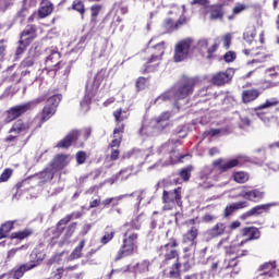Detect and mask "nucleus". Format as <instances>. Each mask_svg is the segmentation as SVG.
I'll return each mask as SVG.
<instances>
[{
	"mask_svg": "<svg viewBox=\"0 0 279 279\" xmlns=\"http://www.w3.org/2000/svg\"><path fill=\"white\" fill-rule=\"evenodd\" d=\"M195 86V80L193 78H182L177 84H174L170 89L166 90L159 97L154 100V104H162L165 101H170L175 108H180V101L186 99L189 95L193 94V88Z\"/></svg>",
	"mask_w": 279,
	"mask_h": 279,
	"instance_id": "obj_1",
	"label": "nucleus"
},
{
	"mask_svg": "<svg viewBox=\"0 0 279 279\" xmlns=\"http://www.w3.org/2000/svg\"><path fill=\"white\" fill-rule=\"evenodd\" d=\"M208 49V38H201L195 44V40L191 37L180 40L174 47V62H183L189 58V53L198 51L199 53Z\"/></svg>",
	"mask_w": 279,
	"mask_h": 279,
	"instance_id": "obj_2",
	"label": "nucleus"
},
{
	"mask_svg": "<svg viewBox=\"0 0 279 279\" xmlns=\"http://www.w3.org/2000/svg\"><path fill=\"white\" fill-rule=\"evenodd\" d=\"M248 160L247 157L240 156L236 159L225 160L222 158L213 161L211 166H206L201 171V180H209V178H217V175L221 173H226V171L230 169H234V167H239L241 165V159Z\"/></svg>",
	"mask_w": 279,
	"mask_h": 279,
	"instance_id": "obj_3",
	"label": "nucleus"
},
{
	"mask_svg": "<svg viewBox=\"0 0 279 279\" xmlns=\"http://www.w3.org/2000/svg\"><path fill=\"white\" fill-rule=\"evenodd\" d=\"M45 99H47V96H40L28 102L11 107L9 110L5 111L7 117L4 119V122L12 123V121H16L19 117H23L25 112H28V110H34V108H36L38 104H43Z\"/></svg>",
	"mask_w": 279,
	"mask_h": 279,
	"instance_id": "obj_4",
	"label": "nucleus"
},
{
	"mask_svg": "<svg viewBox=\"0 0 279 279\" xmlns=\"http://www.w3.org/2000/svg\"><path fill=\"white\" fill-rule=\"evenodd\" d=\"M136 250H138V233L128 230L124 233L121 250H119L116 255V263L121 260V258L132 256L136 252Z\"/></svg>",
	"mask_w": 279,
	"mask_h": 279,
	"instance_id": "obj_5",
	"label": "nucleus"
},
{
	"mask_svg": "<svg viewBox=\"0 0 279 279\" xmlns=\"http://www.w3.org/2000/svg\"><path fill=\"white\" fill-rule=\"evenodd\" d=\"M106 77H108V70L101 69L95 75L94 82L86 84L85 96L81 100V108H86L90 104L93 97H95V93H97V88L101 86V83Z\"/></svg>",
	"mask_w": 279,
	"mask_h": 279,
	"instance_id": "obj_6",
	"label": "nucleus"
},
{
	"mask_svg": "<svg viewBox=\"0 0 279 279\" xmlns=\"http://www.w3.org/2000/svg\"><path fill=\"white\" fill-rule=\"evenodd\" d=\"M175 142L169 141L166 144H163L159 149L158 154H167L170 158V161L162 162V160H159L158 162L154 163L153 166L148 167V171H151L153 169H160V167H166V165H173V162H178V160H182V155L175 150Z\"/></svg>",
	"mask_w": 279,
	"mask_h": 279,
	"instance_id": "obj_7",
	"label": "nucleus"
},
{
	"mask_svg": "<svg viewBox=\"0 0 279 279\" xmlns=\"http://www.w3.org/2000/svg\"><path fill=\"white\" fill-rule=\"evenodd\" d=\"M162 210H173L174 206L182 208V187L171 191L165 190L162 193Z\"/></svg>",
	"mask_w": 279,
	"mask_h": 279,
	"instance_id": "obj_8",
	"label": "nucleus"
},
{
	"mask_svg": "<svg viewBox=\"0 0 279 279\" xmlns=\"http://www.w3.org/2000/svg\"><path fill=\"white\" fill-rule=\"evenodd\" d=\"M178 246V240L170 239V241L162 245L159 250V256L161 258V265L165 267V265H169L171 260H178L179 254L178 250L175 247Z\"/></svg>",
	"mask_w": 279,
	"mask_h": 279,
	"instance_id": "obj_9",
	"label": "nucleus"
},
{
	"mask_svg": "<svg viewBox=\"0 0 279 279\" xmlns=\"http://www.w3.org/2000/svg\"><path fill=\"white\" fill-rule=\"evenodd\" d=\"M90 129L86 128L83 130H73L70 132L63 140H61L58 144L57 147L61 149H66L75 143V141H80L82 138L83 141H88V137L90 136Z\"/></svg>",
	"mask_w": 279,
	"mask_h": 279,
	"instance_id": "obj_10",
	"label": "nucleus"
},
{
	"mask_svg": "<svg viewBox=\"0 0 279 279\" xmlns=\"http://www.w3.org/2000/svg\"><path fill=\"white\" fill-rule=\"evenodd\" d=\"M62 101V95H53L48 97L47 105L44 107L41 113H40V122L45 123L46 121H49L51 117L56 114V110L58 106H60V102Z\"/></svg>",
	"mask_w": 279,
	"mask_h": 279,
	"instance_id": "obj_11",
	"label": "nucleus"
},
{
	"mask_svg": "<svg viewBox=\"0 0 279 279\" xmlns=\"http://www.w3.org/2000/svg\"><path fill=\"white\" fill-rule=\"evenodd\" d=\"M35 267H38V262L32 260L26 264H22L19 268L15 270H12L8 274H2L0 276V279L8 278V279H21L22 276H25V271H32V269H35Z\"/></svg>",
	"mask_w": 279,
	"mask_h": 279,
	"instance_id": "obj_12",
	"label": "nucleus"
},
{
	"mask_svg": "<svg viewBox=\"0 0 279 279\" xmlns=\"http://www.w3.org/2000/svg\"><path fill=\"white\" fill-rule=\"evenodd\" d=\"M46 53L48 56L46 57V66L48 71H59L60 69V52L58 51V48H48L46 50Z\"/></svg>",
	"mask_w": 279,
	"mask_h": 279,
	"instance_id": "obj_13",
	"label": "nucleus"
},
{
	"mask_svg": "<svg viewBox=\"0 0 279 279\" xmlns=\"http://www.w3.org/2000/svg\"><path fill=\"white\" fill-rule=\"evenodd\" d=\"M278 104H279L278 98H270V99L266 100L265 104L255 108V113H254L255 117H257V119H260V121H263V123H265V125H269V123L271 122V118H269V116H267V113H265L260 110H265V108H271L274 106H278Z\"/></svg>",
	"mask_w": 279,
	"mask_h": 279,
	"instance_id": "obj_14",
	"label": "nucleus"
},
{
	"mask_svg": "<svg viewBox=\"0 0 279 279\" xmlns=\"http://www.w3.org/2000/svg\"><path fill=\"white\" fill-rule=\"evenodd\" d=\"M232 77H234V69L229 68L225 72L214 74L211 77V84H214V86H223L231 82Z\"/></svg>",
	"mask_w": 279,
	"mask_h": 279,
	"instance_id": "obj_15",
	"label": "nucleus"
},
{
	"mask_svg": "<svg viewBox=\"0 0 279 279\" xmlns=\"http://www.w3.org/2000/svg\"><path fill=\"white\" fill-rule=\"evenodd\" d=\"M145 192H133L131 194H122L116 197H109L106 198L101 202L102 206H105V208H108V206H110V204H112V202H121L122 199H125V197H136L137 198V204L135 205L136 208H138V206H141V202H143V194Z\"/></svg>",
	"mask_w": 279,
	"mask_h": 279,
	"instance_id": "obj_16",
	"label": "nucleus"
},
{
	"mask_svg": "<svg viewBox=\"0 0 279 279\" xmlns=\"http://www.w3.org/2000/svg\"><path fill=\"white\" fill-rule=\"evenodd\" d=\"M274 206H276V203L257 205V206L253 207L252 209H250L248 211L244 213L241 216V219L245 220V219H250V217H259V215H263V213H269V209Z\"/></svg>",
	"mask_w": 279,
	"mask_h": 279,
	"instance_id": "obj_17",
	"label": "nucleus"
},
{
	"mask_svg": "<svg viewBox=\"0 0 279 279\" xmlns=\"http://www.w3.org/2000/svg\"><path fill=\"white\" fill-rule=\"evenodd\" d=\"M71 162V155H57L52 161L49 163V166L54 171H60L64 169Z\"/></svg>",
	"mask_w": 279,
	"mask_h": 279,
	"instance_id": "obj_18",
	"label": "nucleus"
},
{
	"mask_svg": "<svg viewBox=\"0 0 279 279\" xmlns=\"http://www.w3.org/2000/svg\"><path fill=\"white\" fill-rule=\"evenodd\" d=\"M53 12V5L49 2L43 3L38 10V14L33 12V14L28 17V23H33L34 19L38 16V19H47L49 14Z\"/></svg>",
	"mask_w": 279,
	"mask_h": 279,
	"instance_id": "obj_19",
	"label": "nucleus"
},
{
	"mask_svg": "<svg viewBox=\"0 0 279 279\" xmlns=\"http://www.w3.org/2000/svg\"><path fill=\"white\" fill-rule=\"evenodd\" d=\"M133 171H134L133 166L124 168V169L120 170V172H118L116 175L108 179V182L110 184H114L117 182H125V180L130 179V175H132Z\"/></svg>",
	"mask_w": 279,
	"mask_h": 279,
	"instance_id": "obj_20",
	"label": "nucleus"
},
{
	"mask_svg": "<svg viewBox=\"0 0 279 279\" xmlns=\"http://www.w3.org/2000/svg\"><path fill=\"white\" fill-rule=\"evenodd\" d=\"M226 233V223L218 222L211 229L207 230L205 235L207 239H217Z\"/></svg>",
	"mask_w": 279,
	"mask_h": 279,
	"instance_id": "obj_21",
	"label": "nucleus"
},
{
	"mask_svg": "<svg viewBox=\"0 0 279 279\" xmlns=\"http://www.w3.org/2000/svg\"><path fill=\"white\" fill-rule=\"evenodd\" d=\"M149 156H151V148L145 150L133 149L130 155V158L132 160H137L140 165H143V162H145V160H147Z\"/></svg>",
	"mask_w": 279,
	"mask_h": 279,
	"instance_id": "obj_22",
	"label": "nucleus"
},
{
	"mask_svg": "<svg viewBox=\"0 0 279 279\" xmlns=\"http://www.w3.org/2000/svg\"><path fill=\"white\" fill-rule=\"evenodd\" d=\"M158 132H160V129H158L154 120L150 124L143 122L142 128L140 129L141 136H156Z\"/></svg>",
	"mask_w": 279,
	"mask_h": 279,
	"instance_id": "obj_23",
	"label": "nucleus"
},
{
	"mask_svg": "<svg viewBox=\"0 0 279 279\" xmlns=\"http://www.w3.org/2000/svg\"><path fill=\"white\" fill-rule=\"evenodd\" d=\"M162 56H165V41H161L153 47V53L149 58V62H160L162 60Z\"/></svg>",
	"mask_w": 279,
	"mask_h": 279,
	"instance_id": "obj_24",
	"label": "nucleus"
},
{
	"mask_svg": "<svg viewBox=\"0 0 279 279\" xmlns=\"http://www.w3.org/2000/svg\"><path fill=\"white\" fill-rule=\"evenodd\" d=\"M34 38H36V25H27L22 32L20 40H22V43L32 44Z\"/></svg>",
	"mask_w": 279,
	"mask_h": 279,
	"instance_id": "obj_25",
	"label": "nucleus"
},
{
	"mask_svg": "<svg viewBox=\"0 0 279 279\" xmlns=\"http://www.w3.org/2000/svg\"><path fill=\"white\" fill-rule=\"evenodd\" d=\"M191 258L193 257H183V260L180 258L177 259L178 262L172 265L173 270L170 271V275L173 276V274H178L180 271V267H183V271H189V269H191Z\"/></svg>",
	"mask_w": 279,
	"mask_h": 279,
	"instance_id": "obj_26",
	"label": "nucleus"
},
{
	"mask_svg": "<svg viewBox=\"0 0 279 279\" xmlns=\"http://www.w3.org/2000/svg\"><path fill=\"white\" fill-rule=\"evenodd\" d=\"M247 206H250V203H247L246 201H241V202H238V203H232L231 205H228L225 208V217L228 218L233 213H235V210H241L243 208H247Z\"/></svg>",
	"mask_w": 279,
	"mask_h": 279,
	"instance_id": "obj_27",
	"label": "nucleus"
},
{
	"mask_svg": "<svg viewBox=\"0 0 279 279\" xmlns=\"http://www.w3.org/2000/svg\"><path fill=\"white\" fill-rule=\"evenodd\" d=\"M199 234L197 227H192L184 235L182 243L183 245H196L195 239Z\"/></svg>",
	"mask_w": 279,
	"mask_h": 279,
	"instance_id": "obj_28",
	"label": "nucleus"
},
{
	"mask_svg": "<svg viewBox=\"0 0 279 279\" xmlns=\"http://www.w3.org/2000/svg\"><path fill=\"white\" fill-rule=\"evenodd\" d=\"M260 97V90L258 89H246L242 92V101L243 104H250L256 101Z\"/></svg>",
	"mask_w": 279,
	"mask_h": 279,
	"instance_id": "obj_29",
	"label": "nucleus"
},
{
	"mask_svg": "<svg viewBox=\"0 0 279 279\" xmlns=\"http://www.w3.org/2000/svg\"><path fill=\"white\" fill-rule=\"evenodd\" d=\"M171 118V113L169 111H166L161 113L159 117L155 118L153 122H155L156 126L160 132L167 128V122Z\"/></svg>",
	"mask_w": 279,
	"mask_h": 279,
	"instance_id": "obj_30",
	"label": "nucleus"
},
{
	"mask_svg": "<svg viewBox=\"0 0 279 279\" xmlns=\"http://www.w3.org/2000/svg\"><path fill=\"white\" fill-rule=\"evenodd\" d=\"M110 57V50L108 49V45L102 44L99 47H96L94 50V58L98 60H106Z\"/></svg>",
	"mask_w": 279,
	"mask_h": 279,
	"instance_id": "obj_31",
	"label": "nucleus"
},
{
	"mask_svg": "<svg viewBox=\"0 0 279 279\" xmlns=\"http://www.w3.org/2000/svg\"><path fill=\"white\" fill-rule=\"evenodd\" d=\"M29 130V124L23 122V120H17L13 123L12 128L9 130V134H21V132H27Z\"/></svg>",
	"mask_w": 279,
	"mask_h": 279,
	"instance_id": "obj_32",
	"label": "nucleus"
},
{
	"mask_svg": "<svg viewBox=\"0 0 279 279\" xmlns=\"http://www.w3.org/2000/svg\"><path fill=\"white\" fill-rule=\"evenodd\" d=\"M269 269H276V262H268L259 266V271H265L263 274H259V276L256 279H266L271 278V272H269Z\"/></svg>",
	"mask_w": 279,
	"mask_h": 279,
	"instance_id": "obj_33",
	"label": "nucleus"
},
{
	"mask_svg": "<svg viewBox=\"0 0 279 279\" xmlns=\"http://www.w3.org/2000/svg\"><path fill=\"white\" fill-rule=\"evenodd\" d=\"M31 8L32 7L27 4V0H24L22 9L15 15V21H17L20 24H23L25 19H27V15L29 14Z\"/></svg>",
	"mask_w": 279,
	"mask_h": 279,
	"instance_id": "obj_34",
	"label": "nucleus"
},
{
	"mask_svg": "<svg viewBox=\"0 0 279 279\" xmlns=\"http://www.w3.org/2000/svg\"><path fill=\"white\" fill-rule=\"evenodd\" d=\"M53 175H56V171L50 165L38 173V178L41 182H51V180H53Z\"/></svg>",
	"mask_w": 279,
	"mask_h": 279,
	"instance_id": "obj_35",
	"label": "nucleus"
},
{
	"mask_svg": "<svg viewBox=\"0 0 279 279\" xmlns=\"http://www.w3.org/2000/svg\"><path fill=\"white\" fill-rule=\"evenodd\" d=\"M210 19L211 21H217V19H223V5L221 4L211 5Z\"/></svg>",
	"mask_w": 279,
	"mask_h": 279,
	"instance_id": "obj_36",
	"label": "nucleus"
},
{
	"mask_svg": "<svg viewBox=\"0 0 279 279\" xmlns=\"http://www.w3.org/2000/svg\"><path fill=\"white\" fill-rule=\"evenodd\" d=\"M14 228V221H7L0 227V241L1 239H7L11 230Z\"/></svg>",
	"mask_w": 279,
	"mask_h": 279,
	"instance_id": "obj_37",
	"label": "nucleus"
},
{
	"mask_svg": "<svg viewBox=\"0 0 279 279\" xmlns=\"http://www.w3.org/2000/svg\"><path fill=\"white\" fill-rule=\"evenodd\" d=\"M265 197V192L260 190H251L248 191L247 201L248 202H260Z\"/></svg>",
	"mask_w": 279,
	"mask_h": 279,
	"instance_id": "obj_38",
	"label": "nucleus"
},
{
	"mask_svg": "<svg viewBox=\"0 0 279 279\" xmlns=\"http://www.w3.org/2000/svg\"><path fill=\"white\" fill-rule=\"evenodd\" d=\"M254 38H256V28H251L244 32L243 40H245L247 45H256V40H254Z\"/></svg>",
	"mask_w": 279,
	"mask_h": 279,
	"instance_id": "obj_39",
	"label": "nucleus"
},
{
	"mask_svg": "<svg viewBox=\"0 0 279 279\" xmlns=\"http://www.w3.org/2000/svg\"><path fill=\"white\" fill-rule=\"evenodd\" d=\"M162 27H163L166 34H171V33L178 31V28H175V22H173V19H171V17L166 19L163 21Z\"/></svg>",
	"mask_w": 279,
	"mask_h": 279,
	"instance_id": "obj_40",
	"label": "nucleus"
},
{
	"mask_svg": "<svg viewBox=\"0 0 279 279\" xmlns=\"http://www.w3.org/2000/svg\"><path fill=\"white\" fill-rule=\"evenodd\" d=\"M233 180L234 182H238V184H245L247 180H250V174L244 171H239L233 173Z\"/></svg>",
	"mask_w": 279,
	"mask_h": 279,
	"instance_id": "obj_41",
	"label": "nucleus"
},
{
	"mask_svg": "<svg viewBox=\"0 0 279 279\" xmlns=\"http://www.w3.org/2000/svg\"><path fill=\"white\" fill-rule=\"evenodd\" d=\"M84 245H86V241L83 240L70 254V260H76V258H80V256H82V250H84Z\"/></svg>",
	"mask_w": 279,
	"mask_h": 279,
	"instance_id": "obj_42",
	"label": "nucleus"
},
{
	"mask_svg": "<svg viewBox=\"0 0 279 279\" xmlns=\"http://www.w3.org/2000/svg\"><path fill=\"white\" fill-rule=\"evenodd\" d=\"M72 10L78 12L82 19H84V14H86V8L84 7V2L82 0H74L72 3Z\"/></svg>",
	"mask_w": 279,
	"mask_h": 279,
	"instance_id": "obj_43",
	"label": "nucleus"
},
{
	"mask_svg": "<svg viewBox=\"0 0 279 279\" xmlns=\"http://www.w3.org/2000/svg\"><path fill=\"white\" fill-rule=\"evenodd\" d=\"M193 166H187L180 170L179 175L183 182H189L191 180V173L193 172Z\"/></svg>",
	"mask_w": 279,
	"mask_h": 279,
	"instance_id": "obj_44",
	"label": "nucleus"
},
{
	"mask_svg": "<svg viewBox=\"0 0 279 279\" xmlns=\"http://www.w3.org/2000/svg\"><path fill=\"white\" fill-rule=\"evenodd\" d=\"M143 223V215L137 216L129 223H125L124 226L128 228H131L132 230H140L141 226Z\"/></svg>",
	"mask_w": 279,
	"mask_h": 279,
	"instance_id": "obj_45",
	"label": "nucleus"
},
{
	"mask_svg": "<svg viewBox=\"0 0 279 279\" xmlns=\"http://www.w3.org/2000/svg\"><path fill=\"white\" fill-rule=\"evenodd\" d=\"M168 14L171 16L174 14V16H182L183 14H186V7H178V5H172Z\"/></svg>",
	"mask_w": 279,
	"mask_h": 279,
	"instance_id": "obj_46",
	"label": "nucleus"
},
{
	"mask_svg": "<svg viewBox=\"0 0 279 279\" xmlns=\"http://www.w3.org/2000/svg\"><path fill=\"white\" fill-rule=\"evenodd\" d=\"M244 234H250V238L242 241L240 245H243L247 243V241H252L253 239H258V231L252 229V228H244Z\"/></svg>",
	"mask_w": 279,
	"mask_h": 279,
	"instance_id": "obj_47",
	"label": "nucleus"
},
{
	"mask_svg": "<svg viewBox=\"0 0 279 279\" xmlns=\"http://www.w3.org/2000/svg\"><path fill=\"white\" fill-rule=\"evenodd\" d=\"M29 234H32V231L29 230L17 231L11 234V239H17L19 241H23V239H27Z\"/></svg>",
	"mask_w": 279,
	"mask_h": 279,
	"instance_id": "obj_48",
	"label": "nucleus"
},
{
	"mask_svg": "<svg viewBox=\"0 0 279 279\" xmlns=\"http://www.w3.org/2000/svg\"><path fill=\"white\" fill-rule=\"evenodd\" d=\"M158 66H160V61H157V64H156V62H149V59H148V61L145 63L144 73H154V71L158 70Z\"/></svg>",
	"mask_w": 279,
	"mask_h": 279,
	"instance_id": "obj_49",
	"label": "nucleus"
},
{
	"mask_svg": "<svg viewBox=\"0 0 279 279\" xmlns=\"http://www.w3.org/2000/svg\"><path fill=\"white\" fill-rule=\"evenodd\" d=\"M208 136H226L228 129H210L207 131Z\"/></svg>",
	"mask_w": 279,
	"mask_h": 279,
	"instance_id": "obj_50",
	"label": "nucleus"
},
{
	"mask_svg": "<svg viewBox=\"0 0 279 279\" xmlns=\"http://www.w3.org/2000/svg\"><path fill=\"white\" fill-rule=\"evenodd\" d=\"M113 117L117 121V123H121V121H125V119H128V112L118 109L113 112Z\"/></svg>",
	"mask_w": 279,
	"mask_h": 279,
	"instance_id": "obj_51",
	"label": "nucleus"
},
{
	"mask_svg": "<svg viewBox=\"0 0 279 279\" xmlns=\"http://www.w3.org/2000/svg\"><path fill=\"white\" fill-rule=\"evenodd\" d=\"M196 244H187L183 247L184 256L183 258H193V253L195 252Z\"/></svg>",
	"mask_w": 279,
	"mask_h": 279,
	"instance_id": "obj_52",
	"label": "nucleus"
},
{
	"mask_svg": "<svg viewBox=\"0 0 279 279\" xmlns=\"http://www.w3.org/2000/svg\"><path fill=\"white\" fill-rule=\"evenodd\" d=\"M90 12H92V23H95V21H97V16H99V12H101V4L92 5Z\"/></svg>",
	"mask_w": 279,
	"mask_h": 279,
	"instance_id": "obj_53",
	"label": "nucleus"
},
{
	"mask_svg": "<svg viewBox=\"0 0 279 279\" xmlns=\"http://www.w3.org/2000/svg\"><path fill=\"white\" fill-rule=\"evenodd\" d=\"M72 217H73V216L68 215V216H65L64 218H62V219L58 222V225H57V230H58L59 232H62V231L64 230V226H66V223H69V221H71Z\"/></svg>",
	"mask_w": 279,
	"mask_h": 279,
	"instance_id": "obj_54",
	"label": "nucleus"
},
{
	"mask_svg": "<svg viewBox=\"0 0 279 279\" xmlns=\"http://www.w3.org/2000/svg\"><path fill=\"white\" fill-rule=\"evenodd\" d=\"M136 269L140 274H145L149 270V260H143L142 263L136 264Z\"/></svg>",
	"mask_w": 279,
	"mask_h": 279,
	"instance_id": "obj_55",
	"label": "nucleus"
},
{
	"mask_svg": "<svg viewBox=\"0 0 279 279\" xmlns=\"http://www.w3.org/2000/svg\"><path fill=\"white\" fill-rule=\"evenodd\" d=\"M12 173H14V171L11 168L4 169L0 175V182H8V180L12 178Z\"/></svg>",
	"mask_w": 279,
	"mask_h": 279,
	"instance_id": "obj_56",
	"label": "nucleus"
},
{
	"mask_svg": "<svg viewBox=\"0 0 279 279\" xmlns=\"http://www.w3.org/2000/svg\"><path fill=\"white\" fill-rule=\"evenodd\" d=\"M31 44H27L26 41H23V39H20V45L16 49L15 56H23L25 53V50L27 47H29Z\"/></svg>",
	"mask_w": 279,
	"mask_h": 279,
	"instance_id": "obj_57",
	"label": "nucleus"
},
{
	"mask_svg": "<svg viewBox=\"0 0 279 279\" xmlns=\"http://www.w3.org/2000/svg\"><path fill=\"white\" fill-rule=\"evenodd\" d=\"M245 254H247V251H243L236 257H233L231 260H229V264L225 267V269H232L236 267L238 265L236 258H241V256H245Z\"/></svg>",
	"mask_w": 279,
	"mask_h": 279,
	"instance_id": "obj_58",
	"label": "nucleus"
},
{
	"mask_svg": "<svg viewBox=\"0 0 279 279\" xmlns=\"http://www.w3.org/2000/svg\"><path fill=\"white\" fill-rule=\"evenodd\" d=\"M76 229H77V223L76 222L71 223L65 229V233H64L65 239H71L73 236V232H75Z\"/></svg>",
	"mask_w": 279,
	"mask_h": 279,
	"instance_id": "obj_59",
	"label": "nucleus"
},
{
	"mask_svg": "<svg viewBox=\"0 0 279 279\" xmlns=\"http://www.w3.org/2000/svg\"><path fill=\"white\" fill-rule=\"evenodd\" d=\"M15 0H0V12H5L8 8L14 4Z\"/></svg>",
	"mask_w": 279,
	"mask_h": 279,
	"instance_id": "obj_60",
	"label": "nucleus"
},
{
	"mask_svg": "<svg viewBox=\"0 0 279 279\" xmlns=\"http://www.w3.org/2000/svg\"><path fill=\"white\" fill-rule=\"evenodd\" d=\"M111 239H114V232H106L105 235L101 238L100 243H102V245H107V243H110Z\"/></svg>",
	"mask_w": 279,
	"mask_h": 279,
	"instance_id": "obj_61",
	"label": "nucleus"
},
{
	"mask_svg": "<svg viewBox=\"0 0 279 279\" xmlns=\"http://www.w3.org/2000/svg\"><path fill=\"white\" fill-rule=\"evenodd\" d=\"M223 60H225V62H234V60H236V52H234V51H228V52L223 56Z\"/></svg>",
	"mask_w": 279,
	"mask_h": 279,
	"instance_id": "obj_62",
	"label": "nucleus"
},
{
	"mask_svg": "<svg viewBox=\"0 0 279 279\" xmlns=\"http://www.w3.org/2000/svg\"><path fill=\"white\" fill-rule=\"evenodd\" d=\"M245 10H247V5L238 3L233 8L232 12L233 14H241V12H245Z\"/></svg>",
	"mask_w": 279,
	"mask_h": 279,
	"instance_id": "obj_63",
	"label": "nucleus"
},
{
	"mask_svg": "<svg viewBox=\"0 0 279 279\" xmlns=\"http://www.w3.org/2000/svg\"><path fill=\"white\" fill-rule=\"evenodd\" d=\"M76 161L78 165H84L86 162V153L85 151H78L76 154Z\"/></svg>",
	"mask_w": 279,
	"mask_h": 279,
	"instance_id": "obj_64",
	"label": "nucleus"
}]
</instances>
